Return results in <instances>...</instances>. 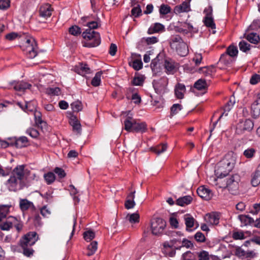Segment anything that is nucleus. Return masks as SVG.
<instances>
[{"label":"nucleus","instance_id":"f257e3e1","mask_svg":"<svg viewBox=\"0 0 260 260\" xmlns=\"http://www.w3.org/2000/svg\"><path fill=\"white\" fill-rule=\"evenodd\" d=\"M30 171L26 168L25 165H18L10 172L8 169H3L0 167V176H6L10 175L9 178L6 181L5 185L11 191H17L23 189L25 186V180L30 175Z\"/></svg>","mask_w":260,"mask_h":260},{"label":"nucleus","instance_id":"f03ea898","mask_svg":"<svg viewBox=\"0 0 260 260\" xmlns=\"http://www.w3.org/2000/svg\"><path fill=\"white\" fill-rule=\"evenodd\" d=\"M231 159L230 161L226 156L218 164V168L215 171L216 177L209 178L210 184L219 187L223 182V178L228 176L234 167V160L232 158Z\"/></svg>","mask_w":260,"mask_h":260},{"label":"nucleus","instance_id":"7ed1b4c3","mask_svg":"<svg viewBox=\"0 0 260 260\" xmlns=\"http://www.w3.org/2000/svg\"><path fill=\"white\" fill-rule=\"evenodd\" d=\"M19 46L29 58H34L38 54V47L35 39L23 35L19 38Z\"/></svg>","mask_w":260,"mask_h":260},{"label":"nucleus","instance_id":"20e7f679","mask_svg":"<svg viewBox=\"0 0 260 260\" xmlns=\"http://www.w3.org/2000/svg\"><path fill=\"white\" fill-rule=\"evenodd\" d=\"M124 129L129 132L144 133L147 130L145 122H139L132 117L127 116L124 121Z\"/></svg>","mask_w":260,"mask_h":260},{"label":"nucleus","instance_id":"39448f33","mask_svg":"<svg viewBox=\"0 0 260 260\" xmlns=\"http://www.w3.org/2000/svg\"><path fill=\"white\" fill-rule=\"evenodd\" d=\"M170 45L172 49L176 50L178 55L184 56L188 53L187 44L178 35L172 36L170 40Z\"/></svg>","mask_w":260,"mask_h":260},{"label":"nucleus","instance_id":"423d86ee","mask_svg":"<svg viewBox=\"0 0 260 260\" xmlns=\"http://www.w3.org/2000/svg\"><path fill=\"white\" fill-rule=\"evenodd\" d=\"M240 176L237 174L229 176L225 179H223V182L219 185L220 188H226L233 194L237 193L239 188Z\"/></svg>","mask_w":260,"mask_h":260},{"label":"nucleus","instance_id":"0eeeda50","mask_svg":"<svg viewBox=\"0 0 260 260\" xmlns=\"http://www.w3.org/2000/svg\"><path fill=\"white\" fill-rule=\"evenodd\" d=\"M82 36L84 39L93 41V42L88 43V46L90 47H94L99 45L101 43V37L100 34L93 30L86 29L82 34Z\"/></svg>","mask_w":260,"mask_h":260},{"label":"nucleus","instance_id":"6e6552de","mask_svg":"<svg viewBox=\"0 0 260 260\" xmlns=\"http://www.w3.org/2000/svg\"><path fill=\"white\" fill-rule=\"evenodd\" d=\"M13 226L16 228L18 231L22 229V225L18 219L13 216L8 217L5 222L0 224V229L3 231H8Z\"/></svg>","mask_w":260,"mask_h":260},{"label":"nucleus","instance_id":"1a4fd4ad","mask_svg":"<svg viewBox=\"0 0 260 260\" xmlns=\"http://www.w3.org/2000/svg\"><path fill=\"white\" fill-rule=\"evenodd\" d=\"M166 226V221L161 218H154L151 220V229L153 235H159L161 234Z\"/></svg>","mask_w":260,"mask_h":260},{"label":"nucleus","instance_id":"9d476101","mask_svg":"<svg viewBox=\"0 0 260 260\" xmlns=\"http://www.w3.org/2000/svg\"><path fill=\"white\" fill-rule=\"evenodd\" d=\"M213 9L212 7L211 6H208L204 10V13L205 15L203 19V22L206 26L207 27L210 28L213 30V34H215L216 25L214 22V19L213 17Z\"/></svg>","mask_w":260,"mask_h":260},{"label":"nucleus","instance_id":"9b49d317","mask_svg":"<svg viewBox=\"0 0 260 260\" xmlns=\"http://www.w3.org/2000/svg\"><path fill=\"white\" fill-rule=\"evenodd\" d=\"M38 240V236L35 232H31L24 235L20 240L21 247H31Z\"/></svg>","mask_w":260,"mask_h":260},{"label":"nucleus","instance_id":"f8f14e48","mask_svg":"<svg viewBox=\"0 0 260 260\" xmlns=\"http://www.w3.org/2000/svg\"><path fill=\"white\" fill-rule=\"evenodd\" d=\"M253 122L249 119L240 120L236 125V133L241 135L246 131L249 132L253 128Z\"/></svg>","mask_w":260,"mask_h":260},{"label":"nucleus","instance_id":"ddd939ff","mask_svg":"<svg viewBox=\"0 0 260 260\" xmlns=\"http://www.w3.org/2000/svg\"><path fill=\"white\" fill-rule=\"evenodd\" d=\"M176 244V239L169 242H165L163 244L162 252L166 255L173 257L175 255L176 251L174 245Z\"/></svg>","mask_w":260,"mask_h":260},{"label":"nucleus","instance_id":"4468645a","mask_svg":"<svg viewBox=\"0 0 260 260\" xmlns=\"http://www.w3.org/2000/svg\"><path fill=\"white\" fill-rule=\"evenodd\" d=\"M235 103V97L234 96H231L230 98V100L229 102L225 104V105L224 107V112L222 113V114L219 116L218 120L215 122L213 123V127L211 128L210 130V133H212L213 131L214 130L216 125L218 121L222 117L223 115H225V116L228 115V112H229L232 108H233L234 105Z\"/></svg>","mask_w":260,"mask_h":260},{"label":"nucleus","instance_id":"2eb2a0df","mask_svg":"<svg viewBox=\"0 0 260 260\" xmlns=\"http://www.w3.org/2000/svg\"><path fill=\"white\" fill-rule=\"evenodd\" d=\"M52 11L53 9L50 4H44L40 7L39 16L45 19H47L51 16Z\"/></svg>","mask_w":260,"mask_h":260},{"label":"nucleus","instance_id":"dca6fc26","mask_svg":"<svg viewBox=\"0 0 260 260\" xmlns=\"http://www.w3.org/2000/svg\"><path fill=\"white\" fill-rule=\"evenodd\" d=\"M168 84V79L162 77L153 83V87L157 92H164L167 88Z\"/></svg>","mask_w":260,"mask_h":260},{"label":"nucleus","instance_id":"f3484780","mask_svg":"<svg viewBox=\"0 0 260 260\" xmlns=\"http://www.w3.org/2000/svg\"><path fill=\"white\" fill-rule=\"evenodd\" d=\"M184 219L186 225V230L190 232L191 231L190 228H194L197 229L199 226V224L194 219V218L190 214H185L184 216Z\"/></svg>","mask_w":260,"mask_h":260},{"label":"nucleus","instance_id":"a211bd4d","mask_svg":"<svg viewBox=\"0 0 260 260\" xmlns=\"http://www.w3.org/2000/svg\"><path fill=\"white\" fill-rule=\"evenodd\" d=\"M191 0H185L181 5L176 6L174 9V13L179 14L181 13L188 12L190 11Z\"/></svg>","mask_w":260,"mask_h":260},{"label":"nucleus","instance_id":"6ab92c4d","mask_svg":"<svg viewBox=\"0 0 260 260\" xmlns=\"http://www.w3.org/2000/svg\"><path fill=\"white\" fill-rule=\"evenodd\" d=\"M198 194L202 199L206 200H210L212 196L213 193L210 189L205 187L204 186H200L197 190Z\"/></svg>","mask_w":260,"mask_h":260},{"label":"nucleus","instance_id":"aec40b11","mask_svg":"<svg viewBox=\"0 0 260 260\" xmlns=\"http://www.w3.org/2000/svg\"><path fill=\"white\" fill-rule=\"evenodd\" d=\"M205 220L210 224L217 225L219 223V215L216 212L208 213L205 216Z\"/></svg>","mask_w":260,"mask_h":260},{"label":"nucleus","instance_id":"412c9836","mask_svg":"<svg viewBox=\"0 0 260 260\" xmlns=\"http://www.w3.org/2000/svg\"><path fill=\"white\" fill-rule=\"evenodd\" d=\"M11 85L14 90L18 91H23L31 86V84L24 81H14L11 83Z\"/></svg>","mask_w":260,"mask_h":260},{"label":"nucleus","instance_id":"4be33fe9","mask_svg":"<svg viewBox=\"0 0 260 260\" xmlns=\"http://www.w3.org/2000/svg\"><path fill=\"white\" fill-rule=\"evenodd\" d=\"M165 31V26L160 23H155L152 24L148 29V34H153L155 33H161Z\"/></svg>","mask_w":260,"mask_h":260},{"label":"nucleus","instance_id":"5701e85b","mask_svg":"<svg viewBox=\"0 0 260 260\" xmlns=\"http://www.w3.org/2000/svg\"><path fill=\"white\" fill-rule=\"evenodd\" d=\"M251 113L253 116L257 117L260 115V92L257 95V98L251 106Z\"/></svg>","mask_w":260,"mask_h":260},{"label":"nucleus","instance_id":"b1692460","mask_svg":"<svg viewBox=\"0 0 260 260\" xmlns=\"http://www.w3.org/2000/svg\"><path fill=\"white\" fill-rule=\"evenodd\" d=\"M19 207L22 211L27 210L29 209H32V211L36 210V208L33 203L27 199H20Z\"/></svg>","mask_w":260,"mask_h":260},{"label":"nucleus","instance_id":"393cba45","mask_svg":"<svg viewBox=\"0 0 260 260\" xmlns=\"http://www.w3.org/2000/svg\"><path fill=\"white\" fill-rule=\"evenodd\" d=\"M75 71L77 73L84 75L85 74H90L91 73L90 69L87 64L83 63H79L75 67Z\"/></svg>","mask_w":260,"mask_h":260},{"label":"nucleus","instance_id":"a878e982","mask_svg":"<svg viewBox=\"0 0 260 260\" xmlns=\"http://www.w3.org/2000/svg\"><path fill=\"white\" fill-rule=\"evenodd\" d=\"M135 191L129 193L127 196L126 200L125 202L124 206L126 209H131L133 208L136 203L134 201L135 198Z\"/></svg>","mask_w":260,"mask_h":260},{"label":"nucleus","instance_id":"bb28decb","mask_svg":"<svg viewBox=\"0 0 260 260\" xmlns=\"http://www.w3.org/2000/svg\"><path fill=\"white\" fill-rule=\"evenodd\" d=\"M251 183L252 185L254 187L257 186L260 183V164L252 175Z\"/></svg>","mask_w":260,"mask_h":260},{"label":"nucleus","instance_id":"cd10ccee","mask_svg":"<svg viewBox=\"0 0 260 260\" xmlns=\"http://www.w3.org/2000/svg\"><path fill=\"white\" fill-rule=\"evenodd\" d=\"M186 90L185 86L184 84L178 83L175 88V93L176 96L179 99H182L184 97V93Z\"/></svg>","mask_w":260,"mask_h":260},{"label":"nucleus","instance_id":"c85d7f7f","mask_svg":"<svg viewBox=\"0 0 260 260\" xmlns=\"http://www.w3.org/2000/svg\"><path fill=\"white\" fill-rule=\"evenodd\" d=\"M191 201L192 198L190 196H186L178 199L176 201V204L180 206H184L189 204Z\"/></svg>","mask_w":260,"mask_h":260},{"label":"nucleus","instance_id":"c756f323","mask_svg":"<svg viewBox=\"0 0 260 260\" xmlns=\"http://www.w3.org/2000/svg\"><path fill=\"white\" fill-rule=\"evenodd\" d=\"M164 67L167 70V72L169 74L173 73L175 70V63L171 59L165 60Z\"/></svg>","mask_w":260,"mask_h":260},{"label":"nucleus","instance_id":"7c9ffc66","mask_svg":"<svg viewBox=\"0 0 260 260\" xmlns=\"http://www.w3.org/2000/svg\"><path fill=\"white\" fill-rule=\"evenodd\" d=\"M70 124L73 127V131H75L78 134H81L82 128L79 121L75 118L72 119Z\"/></svg>","mask_w":260,"mask_h":260},{"label":"nucleus","instance_id":"2f4dec72","mask_svg":"<svg viewBox=\"0 0 260 260\" xmlns=\"http://www.w3.org/2000/svg\"><path fill=\"white\" fill-rule=\"evenodd\" d=\"M238 218L243 225H247L254 222V219L248 215H240Z\"/></svg>","mask_w":260,"mask_h":260},{"label":"nucleus","instance_id":"473e14b6","mask_svg":"<svg viewBox=\"0 0 260 260\" xmlns=\"http://www.w3.org/2000/svg\"><path fill=\"white\" fill-rule=\"evenodd\" d=\"M28 140L26 137H21L16 140L15 145L17 148H21L26 146Z\"/></svg>","mask_w":260,"mask_h":260},{"label":"nucleus","instance_id":"72a5a7b5","mask_svg":"<svg viewBox=\"0 0 260 260\" xmlns=\"http://www.w3.org/2000/svg\"><path fill=\"white\" fill-rule=\"evenodd\" d=\"M36 123L41 127L46 126V122L42 119L41 113L39 111H35L34 112Z\"/></svg>","mask_w":260,"mask_h":260},{"label":"nucleus","instance_id":"f704fd0d","mask_svg":"<svg viewBox=\"0 0 260 260\" xmlns=\"http://www.w3.org/2000/svg\"><path fill=\"white\" fill-rule=\"evenodd\" d=\"M126 219L131 223H138L140 221V216L138 213L128 214L126 216Z\"/></svg>","mask_w":260,"mask_h":260},{"label":"nucleus","instance_id":"c9c22d12","mask_svg":"<svg viewBox=\"0 0 260 260\" xmlns=\"http://www.w3.org/2000/svg\"><path fill=\"white\" fill-rule=\"evenodd\" d=\"M247 40L251 43L257 44L260 42V37L256 33L252 32L246 37Z\"/></svg>","mask_w":260,"mask_h":260},{"label":"nucleus","instance_id":"e433bc0d","mask_svg":"<svg viewBox=\"0 0 260 260\" xmlns=\"http://www.w3.org/2000/svg\"><path fill=\"white\" fill-rule=\"evenodd\" d=\"M225 53L230 56L234 57L237 56L238 50L236 46L231 45L228 47Z\"/></svg>","mask_w":260,"mask_h":260},{"label":"nucleus","instance_id":"4c0bfd02","mask_svg":"<svg viewBox=\"0 0 260 260\" xmlns=\"http://www.w3.org/2000/svg\"><path fill=\"white\" fill-rule=\"evenodd\" d=\"M167 149V145L166 144H162L159 145H158L155 147H152L151 148V150L157 154V155H159L165 151H166Z\"/></svg>","mask_w":260,"mask_h":260},{"label":"nucleus","instance_id":"58836bf2","mask_svg":"<svg viewBox=\"0 0 260 260\" xmlns=\"http://www.w3.org/2000/svg\"><path fill=\"white\" fill-rule=\"evenodd\" d=\"M194 87L198 90H202L207 87V84L205 80L200 79L195 82Z\"/></svg>","mask_w":260,"mask_h":260},{"label":"nucleus","instance_id":"ea45409f","mask_svg":"<svg viewBox=\"0 0 260 260\" xmlns=\"http://www.w3.org/2000/svg\"><path fill=\"white\" fill-rule=\"evenodd\" d=\"M177 242L181 243L182 245L179 246L177 249H180L182 247H186V248H190L193 247V243L187 239L184 238L182 241L176 240V243Z\"/></svg>","mask_w":260,"mask_h":260},{"label":"nucleus","instance_id":"a19ab883","mask_svg":"<svg viewBox=\"0 0 260 260\" xmlns=\"http://www.w3.org/2000/svg\"><path fill=\"white\" fill-rule=\"evenodd\" d=\"M98 248V242L95 241L92 242L88 246V252L87 255L88 256H91L93 255Z\"/></svg>","mask_w":260,"mask_h":260},{"label":"nucleus","instance_id":"79ce46f5","mask_svg":"<svg viewBox=\"0 0 260 260\" xmlns=\"http://www.w3.org/2000/svg\"><path fill=\"white\" fill-rule=\"evenodd\" d=\"M102 74V72H99L96 73L95 76L92 79L91 81V84L93 86H98L100 85L101 83V76Z\"/></svg>","mask_w":260,"mask_h":260},{"label":"nucleus","instance_id":"37998d69","mask_svg":"<svg viewBox=\"0 0 260 260\" xmlns=\"http://www.w3.org/2000/svg\"><path fill=\"white\" fill-rule=\"evenodd\" d=\"M231 57H232L230 56L227 54L224 53L221 55L219 62V63H223L226 65L230 64L232 61Z\"/></svg>","mask_w":260,"mask_h":260},{"label":"nucleus","instance_id":"c03bdc74","mask_svg":"<svg viewBox=\"0 0 260 260\" xmlns=\"http://www.w3.org/2000/svg\"><path fill=\"white\" fill-rule=\"evenodd\" d=\"M44 178L48 184H51L55 181V175L52 172H48L45 174Z\"/></svg>","mask_w":260,"mask_h":260},{"label":"nucleus","instance_id":"a18cd8bd","mask_svg":"<svg viewBox=\"0 0 260 260\" xmlns=\"http://www.w3.org/2000/svg\"><path fill=\"white\" fill-rule=\"evenodd\" d=\"M71 106L73 111L76 112L81 111L83 108L82 104L79 101L74 102L71 104Z\"/></svg>","mask_w":260,"mask_h":260},{"label":"nucleus","instance_id":"49530a36","mask_svg":"<svg viewBox=\"0 0 260 260\" xmlns=\"http://www.w3.org/2000/svg\"><path fill=\"white\" fill-rule=\"evenodd\" d=\"M9 206L7 205L0 206V221L3 218L6 217V215L9 212Z\"/></svg>","mask_w":260,"mask_h":260},{"label":"nucleus","instance_id":"de8ad7c7","mask_svg":"<svg viewBox=\"0 0 260 260\" xmlns=\"http://www.w3.org/2000/svg\"><path fill=\"white\" fill-rule=\"evenodd\" d=\"M129 65L136 71L140 70L143 67V63L141 59H135L132 63H129Z\"/></svg>","mask_w":260,"mask_h":260},{"label":"nucleus","instance_id":"09e8293b","mask_svg":"<svg viewBox=\"0 0 260 260\" xmlns=\"http://www.w3.org/2000/svg\"><path fill=\"white\" fill-rule=\"evenodd\" d=\"M250 45L245 41H242L239 44L240 50L244 52L249 51L250 49Z\"/></svg>","mask_w":260,"mask_h":260},{"label":"nucleus","instance_id":"8fccbe9b","mask_svg":"<svg viewBox=\"0 0 260 260\" xmlns=\"http://www.w3.org/2000/svg\"><path fill=\"white\" fill-rule=\"evenodd\" d=\"M83 237L86 241H90L95 237V233L91 230L86 231L83 233Z\"/></svg>","mask_w":260,"mask_h":260},{"label":"nucleus","instance_id":"3c124183","mask_svg":"<svg viewBox=\"0 0 260 260\" xmlns=\"http://www.w3.org/2000/svg\"><path fill=\"white\" fill-rule=\"evenodd\" d=\"M182 109V107L180 104H175L173 105L171 108V115L172 116L177 114Z\"/></svg>","mask_w":260,"mask_h":260},{"label":"nucleus","instance_id":"603ef678","mask_svg":"<svg viewBox=\"0 0 260 260\" xmlns=\"http://www.w3.org/2000/svg\"><path fill=\"white\" fill-rule=\"evenodd\" d=\"M69 31L70 34L77 36L81 33V28L77 25H73L69 28Z\"/></svg>","mask_w":260,"mask_h":260},{"label":"nucleus","instance_id":"864d4df0","mask_svg":"<svg viewBox=\"0 0 260 260\" xmlns=\"http://www.w3.org/2000/svg\"><path fill=\"white\" fill-rule=\"evenodd\" d=\"M199 260H209L210 255L209 253L205 250H202L197 253Z\"/></svg>","mask_w":260,"mask_h":260},{"label":"nucleus","instance_id":"5fc2aeb1","mask_svg":"<svg viewBox=\"0 0 260 260\" xmlns=\"http://www.w3.org/2000/svg\"><path fill=\"white\" fill-rule=\"evenodd\" d=\"M171 7L167 5L162 4L160 6L159 13L162 15H166L171 12Z\"/></svg>","mask_w":260,"mask_h":260},{"label":"nucleus","instance_id":"6e6d98bb","mask_svg":"<svg viewBox=\"0 0 260 260\" xmlns=\"http://www.w3.org/2000/svg\"><path fill=\"white\" fill-rule=\"evenodd\" d=\"M194 239L197 242H204L205 241L206 238L205 235L201 232H197L194 236Z\"/></svg>","mask_w":260,"mask_h":260},{"label":"nucleus","instance_id":"4d7b16f0","mask_svg":"<svg viewBox=\"0 0 260 260\" xmlns=\"http://www.w3.org/2000/svg\"><path fill=\"white\" fill-rule=\"evenodd\" d=\"M232 237L235 240H243L245 237L242 232H235L233 233Z\"/></svg>","mask_w":260,"mask_h":260},{"label":"nucleus","instance_id":"13d9d810","mask_svg":"<svg viewBox=\"0 0 260 260\" xmlns=\"http://www.w3.org/2000/svg\"><path fill=\"white\" fill-rule=\"evenodd\" d=\"M10 6V0H0V9L7 10Z\"/></svg>","mask_w":260,"mask_h":260},{"label":"nucleus","instance_id":"bf43d9fd","mask_svg":"<svg viewBox=\"0 0 260 260\" xmlns=\"http://www.w3.org/2000/svg\"><path fill=\"white\" fill-rule=\"evenodd\" d=\"M132 15L135 17H138L141 14L142 10L139 5L133 8L131 11Z\"/></svg>","mask_w":260,"mask_h":260},{"label":"nucleus","instance_id":"052dcab7","mask_svg":"<svg viewBox=\"0 0 260 260\" xmlns=\"http://www.w3.org/2000/svg\"><path fill=\"white\" fill-rule=\"evenodd\" d=\"M255 150L253 148H248L244 151L243 154L247 158H251L253 156Z\"/></svg>","mask_w":260,"mask_h":260},{"label":"nucleus","instance_id":"680f3d73","mask_svg":"<svg viewBox=\"0 0 260 260\" xmlns=\"http://www.w3.org/2000/svg\"><path fill=\"white\" fill-rule=\"evenodd\" d=\"M202 59V55L201 53H196L192 60L194 62L196 66H198L201 64Z\"/></svg>","mask_w":260,"mask_h":260},{"label":"nucleus","instance_id":"e2e57ef3","mask_svg":"<svg viewBox=\"0 0 260 260\" xmlns=\"http://www.w3.org/2000/svg\"><path fill=\"white\" fill-rule=\"evenodd\" d=\"M60 90L58 87L49 88L47 89V92L49 94L52 95H58L60 93Z\"/></svg>","mask_w":260,"mask_h":260},{"label":"nucleus","instance_id":"0e129e2a","mask_svg":"<svg viewBox=\"0 0 260 260\" xmlns=\"http://www.w3.org/2000/svg\"><path fill=\"white\" fill-rule=\"evenodd\" d=\"M26 133L32 138H37L39 135V132L33 128H29L27 129Z\"/></svg>","mask_w":260,"mask_h":260},{"label":"nucleus","instance_id":"69168bd1","mask_svg":"<svg viewBox=\"0 0 260 260\" xmlns=\"http://www.w3.org/2000/svg\"><path fill=\"white\" fill-rule=\"evenodd\" d=\"M23 249V253L24 255L29 257L32 255L34 253V250L31 248L29 247H22Z\"/></svg>","mask_w":260,"mask_h":260},{"label":"nucleus","instance_id":"338daca9","mask_svg":"<svg viewBox=\"0 0 260 260\" xmlns=\"http://www.w3.org/2000/svg\"><path fill=\"white\" fill-rule=\"evenodd\" d=\"M260 82V75L254 74L253 75L250 79V83L252 85H255Z\"/></svg>","mask_w":260,"mask_h":260},{"label":"nucleus","instance_id":"774afa93","mask_svg":"<svg viewBox=\"0 0 260 260\" xmlns=\"http://www.w3.org/2000/svg\"><path fill=\"white\" fill-rule=\"evenodd\" d=\"M54 172L58 175L59 178H63L66 175V173L64 171L60 168H55L54 169Z\"/></svg>","mask_w":260,"mask_h":260}]
</instances>
